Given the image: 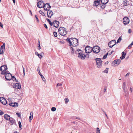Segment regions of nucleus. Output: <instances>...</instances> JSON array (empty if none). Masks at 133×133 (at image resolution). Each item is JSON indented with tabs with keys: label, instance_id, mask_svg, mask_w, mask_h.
<instances>
[{
	"label": "nucleus",
	"instance_id": "obj_13",
	"mask_svg": "<svg viewBox=\"0 0 133 133\" xmlns=\"http://www.w3.org/2000/svg\"><path fill=\"white\" fill-rule=\"evenodd\" d=\"M59 23L58 21L56 20L54 21L52 23V25L55 28H57L59 25Z\"/></svg>",
	"mask_w": 133,
	"mask_h": 133
},
{
	"label": "nucleus",
	"instance_id": "obj_27",
	"mask_svg": "<svg viewBox=\"0 0 133 133\" xmlns=\"http://www.w3.org/2000/svg\"><path fill=\"white\" fill-rule=\"evenodd\" d=\"M99 6L101 7V8L102 9H103L105 8L106 6V5L105 4H101L100 5H99Z\"/></svg>",
	"mask_w": 133,
	"mask_h": 133
},
{
	"label": "nucleus",
	"instance_id": "obj_42",
	"mask_svg": "<svg viewBox=\"0 0 133 133\" xmlns=\"http://www.w3.org/2000/svg\"><path fill=\"white\" fill-rule=\"evenodd\" d=\"M54 35L55 37H57V33L55 31L54 32Z\"/></svg>",
	"mask_w": 133,
	"mask_h": 133
},
{
	"label": "nucleus",
	"instance_id": "obj_26",
	"mask_svg": "<svg viewBox=\"0 0 133 133\" xmlns=\"http://www.w3.org/2000/svg\"><path fill=\"white\" fill-rule=\"evenodd\" d=\"M39 75L41 76L42 80L45 83L46 82V80L44 77L41 74H40Z\"/></svg>",
	"mask_w": 133,
	"mask_h": 133
},
{
	"label": "nucleus",
	"instance_id": "obj_51",
	"mask_svg": "<svg viewBox=\"0 0 133 133\" xmlns=\"http://www.w3.org/2000/svg\"><path fill=\"white\" fill-rule=\"evenodd\" d=\"M43 25L44 26V27L46 29H48V28L46 24H44Z\"/></svg>",
	"mask_w": 133,
	"mask_h": 133
},
{
	"label": "nucleus",
	"instance_id": "obj_54",
	"mask_svg": "<svg viewBox=\"0 0 133 133\" xmlns=\"http://www.w3.org/2000/svg\"><path fill=\"white\" fill-rule=\"evenodd\" d=\"M114 51L113 50H112L109 53V55H111L112 53L114 52Z\"/></svg>",
	"mask_w": 133,
	"mask_h": 133
},
{
	"label": "nucleus",
	"instance_id": "obj_44",
	"mask_svg": "<svg viewBox=\"0 0 133 133\" xmlns=\"http://www.w3.org/2000/svg\"><path fill=\"white\" fill-rule=\"evenodd\" d=\"M16 114L17 115L18 117H20L21 116V114L17 112Z\"/></svg>",
	"mask_w": 133,
	"mask_h": 133
},
{
	"label": "nucleus",
	"instance_id": "obj_39",
	"mask_svg": "<svg viewBox=\"0 0 133 133\" xmlns=\"http://www.w3.org/2000/svg\"><path fill=\"white\" fill-rule=\"evenodd\" d=\"M56 110V109L55 107H52L51 108V110L52 111H55Z\"/></svg>",
	"mask_w": 133,
	"mask_h": 133
},
{
	"label": "nucleus",
	"instance_id": "obj_53",
	"mask_svg": "<svg viewBox=\"0 0 133 133\" xmlns=\"http://www.w3.org/2000/svg\"><path fill=\"white\" fill-rule=\"evenodd\" d=\"M70 49L72 50V51H71V53L73 54L74 52V49L72 47H71Z\"/></svg>",
	"mask_w": 133,
	"mask_h": 133
},
{
	"label": "nucleus",
	"instance_id": "obj_47",
	"mask_svg": "<svg viewBox=\"0 0 133 133\" xmlns=\"http://www.w3.org/2000/svg\"><path fill=\"white\" fill-rule=\"evenodd\" d=\"M22 68H23V72L24 74V76L25 75V69L23 67V66H22Z\"/></svg>",
	"mask_w": 133,
	"mask_h": 133
},
{
	"label": "nucleus",
	"instance_id": "obj_2",
	"mask_svg": "<svg viewBox=\"0 0 133 133\" xmlns=\"http://www.w3.org/2000/svg\"><path fill=\"white\" fill-rule=\"evenodd\" d=\"M97 67L98 68H100L102 66V61L101 58H96L95 59Z\"/></svg>",
	"mask_w": 133,
	"mask_h": 133
},
{
	"label": "nucleus",
	"instance_id": "obj_6",
	"mask_svg": "<svg viewBox=\"0 0 133 133\" xmlns=\"http://www.w3.org/2000/svg\"><path fill=\"white\" fill-rule=\"evenodd\" d=\"M121 61L120 59H116L112 62V64L113 66H115V64L118 65L120 63Z\"/></svg>",
	"mask_w": 133,
	"mask_h": 133
},
{
	"label": "nucleus",
	"instance_id": "obj_48",
	"mask_svg": "<svg viewBox=\"0 0 133 133\" xmlns=\"http://www.w3.org/2000/svg\"><path fill=\"white\" fill-rule=\"evenodd\" d=\"M4 114L3 112L1 110H0V115H3Z\"/></svg>",
	"mask_w": 133,
	"mask_h": 133
},
{
	"label": "nucleus",
	"instance_id": "obj_49",
	"mask_svg": "<svg viewBox=\"0 0 133 133\" xmlns=\"http://www.w3.org/2000/svg\"><path fill=\"white\" fill-rule=\"evenodd\" d=\"M11 79H12L13 81L14 80L16 79V78L14 76H12L11 77Z\"/></svg>",
	"mask_w": 133,
	"mask_h": 133
},
{
	"label": "nucleus",
	"instance_id": "obj_1",
	"mask_svg": "<svg viewBox=\"0 0 133 133\" xmlns=\"http://www.w3.org/2000/svg\"><path fill=\"white\" fill-rule=\"evenodd\" d=\"M59 34L62 36H65L67 33V31H66V29L62 27H60L58 29Z\"/></svg>",
	"mask_w": 133,
	"mask_h": 133
},
{
	"label": "nucleus",
	"instance_id": "obj_25",
	"mask_svg": "<svg viewBox=\"0 0 133 133\" xmlns=\"http://www.w3.org/2000/svg\"><path fill=\"white\" fill-rule=\"evenodd\" d=\"M35 54L36 55L38 56L39 58L41 59L42 57V56L41 55L39 54L37 52H36Z\"/></svg>",
	"mask_w": 133,
	"mask_h": 133
},
{
	"label": "nucleus",
	"instance_id": "obj_45",
	"mask_svg": "<svg viewBox=\"0 0 133 133\" xmlns=\"http://www.w3.org/2000/svg\"><path fill=\"white\" fill-rule=\"evenodd\" d=\"M3 50L0 48V54H3Z\"/></svg>",
	"mask_w": 133,
	"mask_h": 133
},
{
	"label": "nucleus",
	"instance_id": "obj_15",
	"mask_svg": "<svg viewBox=\"0 0 133 133\" xmlns=\"http://www.w3.org/2000/svg\"><path fill=\"white\" fill-rule=\"evenodd\" d=\"M7 69V67L6 65H2L0 67V70L1 71H6Z\"/></svg>",
	"mask_w": 133,
	"mask_h": 133
},
{
	"label": "nucleus",
	"instance_id": "obj_41",
	"mask_svg": "<svg viewBox=\"0 0 133 133\" xmlns=\"http://www.w3.org/2000/svg\"><path fill=\"white\" fill-rule=\"evenodd\" d=\"M108 68H106V69L104 71V72L105 73L107 74L108 73Z\"/></svg>",
	"mask_w": 133,
	"mask_h": 133
},
{
	"label": "nucleus",
	"instance_id": "obj_52",
	"mask_svg": "<svg viewBox=\"0 0 133 133\" xmlns=\"http://www.w3.org/2000/svg\"><path fill=\"white\" fill-rule=\"evenodd\" d=\"M62 85V84H60L59 83H57V84L56 85V87H57L58 86H61Z\"/></svg>",
	"mask_w": 133,
	"mask_h": 133
},
{
	"label": "nucleus",
	"instance_id": "obj_30",
	"mask_svg": "<svg viewBox=\"0 0 133 133\" xmlns=\"http://www.w3.org/2000/svg\"><path fill=\"white\" fill-rule=\"evenodd\" d=\"M46 20L49 23L50 25L52 26V23L51 22L50 20L48 18H46Z\"/></svg>",
	"mask_w": 133,
	"mask_h": 133
},
{
	"label": "nucleus",
	"instance_id": "obj_17",
	"mask_svg": "<svg viewBox=\"0 0 133 133\" xmlns=\"http://www.w3.org/2000/svg\"><path fill=\"white\" fill-rule=\"evenodd\" d=\"M53 12L51 10V11H50L49 12V11H48L47 12V15L48 17H49L51 18V16L52 15H53Z\"/></svg>",
	"mask_w": 133,
	"mask_h": 133
},
{
	"label": "nucleus",
	"instance_id": "obj_43",
	"mask_svg": "<svg viewBox=\"0 0 133 133\" xmlns=\"http://www.w3.org/2000/svg\"><path fill=\"white\" fill-rule=\"evenodd\" d=\"M18 124L19 126V128H21L22 127L21 124V123L20 121H19L18 122Z\"/></svg>",
	"mask_w": 133,
	"mask_h": 133
},
{
	"label": "nucleus",
	"instance_id": "obj_29",
	"mask_svg": "<svg viewBox=\"0 0 133 133\" xmlns=\"http://www.w3.org/2000/svg\"><path fill=\"white\" fill-rule=\"evenodd\" d=\"M71 38H70V39H69V38H68L66 39V40L69 43L70 45V46H71V44L72 43V42L70 41V39H71Z\"/></svg>",
	"mask_w": 133,
	"mask_h": 133
},
{
	"label": "nucleus",
	"instance_id": "obj_61",
	"mask_svg": "<svg viewBox=\"0 0 133 133\" xmlns=\"http://www.w3.org/2000/svg\"><path fill=\"white\" fill-rule=\"evenodd\" d=\"M76 118L77 119H79V120H81L80 118H79V117H76Z\"/></svg>",
	"mask_w": 133,
	"mask_h": 133
},
{
	"label": "nucleus",
	"instance_id": "obj_23",
	"mask_svg": "<svg viewBox=\"0 0 133 133\" xmlns=\"http://www.w3.org/2000/svg\"><path fill=\"white\" fill-rule=\"evenodd\" d=\"M101 2L102 4H105L108 2V0H102Z\"/></svg>",
	"mask_w": 133,
	"mask_h": 133
},
{
	"label": "nucleus",
	"instance_id": "obj_34",
	"mask_svg": "<svg viewBox=\"0 0 133 133\" xmlns=\"http://www.w3.org/2000/svg\"><path fill=\"white\" fill-rule=\"evenodd\" d=\"M64 101L65 103L67 104L69 100L68 98H65L64 99Z\"/></svg>",
	"mask_w": 133,
	"mask_h": 133
},
{
	"label": "nucleus",
	"instance_id": "obj_28",
	"mask_svg": "<svg viewBox=\"0 0 133 133\" xmlns=\"http://www.w3.org/2000/svg\"><path fill=\"white\" fill-rule=\"evenodd\" d=\"M123 5L125 6H126L128 5L129 4L127 1H124L123 3Z\"/></svg>",
	"mask_w": 133,
	"mask_h": 133
},
{
	"label": "nucleus",
	"instance_id": "obj_40",
	"mask_svg": "<svg viewBox=\"0 0 133 133\" xmlns=\"http://www.w3.org/2000/svg\"><path fill=\"white\" fill-rule=\"evenodd\" d=\"M122 88L123 89V90L124 91V92L125 93H126L127 91L125 90V86H122Z\"/></svg>",
	"mask_w": 133,
	"mask_h": 133
},
{
	"label": "nucleus",
	"instance_id": "obj_37",
	"mask_svg": "<svg viewBox=\"0 0 133 133\" xmlns=\"http://www.w3.org/2000/svg\"><path fill=\"white\" fill-rule=\"evenodd\" d=\"M122 40V38L121 37H120L118 39L117 42V43H119L120 42V41Z\"/></svg>",
	"mask_w": 133,
	"mask_h": 133
},
{
	"label": "nucleus",
	"instance_id": "obj_62",
	"mask_svg": "<svg viewBox=\"0 0 133 133\" xmlns=\"http://www.w3.org/2000/svg\"><path fill=\"white\" fill-rule=\"evenodd\" d=\"M130 90L131 91V92H132V89L131 88H130Z\"/></svg>",
	"mask_w": 133,
	"mask_h": 133
},
{
	"label": "nucleus",
	"instance_id": "obj_57",
	"mask_svg": "<svg viewBox=\"0 0 133 133\" xmlns=\"http://www.w3.org/2000/svg\"><path fill=\"white\" fill-rule=\"evenodd\" d=\"M131 29H129L128 30V32L129 33H131Z\"/></svg>",
	"mask_w": 133,
	"mask_h": 133
},
{
	"label": "nucleus",
	"instance_id": "obj_31",
	"mask_svg": "<svg viewBox=\"0 0 133 133\" xmlns=\"http://www.w3.org/2000/svg\"><path fill=\"white\" fill-rule=\"evenodd\" d=\"M82 52V51L79 49H77L76 51H75L76 53V54H78V53L79 52Z\"/></svg>",
	"mask_w": 133,
	"mask_h": 133
},
{
	"label": "nucleus",
	"instance_id": "obj_12",
	"mask_svg": "<svg viewBox=\"0 0 133 133\" xmlns=\"http://www.w3.org/2000/svg\"><path fill=\"white\" fill-rule=\"evenodd\" d=\"M0 101L3 105H6L7 102L6 99L3 97L0 98Z\"/></svg>",
	"mask_w": 133,
	"mask_h": 133
},
{
	"label": "nucleus",
	"instance_id": "obj_63",
	"mask_svg": "<svg viewBox=\"0 0 133 133\" xmlns=\"http://www.w3.org/2000/svg\"><path fill=\"white\" fill-rule=\"evenodd\" d=\"M108 61H107L105 63V64H108Z\"/></svg>",
	"mask_w": 133,
	"mask_h": 133
},
{
	"label": "nucleus",
	"instance_id": "obj_58",
	"mask_svg": "<svg viewBox=\"0 0 133 133\" xmlns=\"http://www.w3.org/2000/svg\"><path fill=\"white\" fill-rule=\"evenodd\" d=\"M106 89H107V88L106 87H105L104 88V92H105L106 91Z\"/></svg>",
	"mask_w": 133,
	"mask_h": 133
},
{
	"label": "nucleus",
	"instance_id": "obj_11",
	"mask_svg": "<svg viewBox=\"0 0 133 133\" xmlns=\"http://www.w3.org/2000/svg\"><path fill=\"white\" fill-rule=\"evenodd\" d=\"M78 57L82 59H84L86 57V55L83 54V52L78 53Z\"/></svg>",
	"mask_w": 133,
	"mask_h": 133
},
{
	"label": "nucleus",
	"instance_id": "obj_60",
	"mask_svg": "<svg viewBox=\"0 0 133 133\" xmlns=\"http://www.w3.org/2000/svg\"><path fill=\"white\" fill-rule=\"evenodd\" d=\"M125 85H126L125 83V82H124L123 83V86H125Z\"/></svg>",
	"mask_w": 133,
	"mask_h": 133
},
{
	"label": "nucleus",
	"instance_id": "obj_32",
	"mask_svg": "<svg viewBox=\"0 0 133 133\" xmlns=\"http://www.w3.org/2000/svg\"><path fill=\"white\" fill-rule=\"evenodd\" d=\"M39 13L41 14L43 16H45V14L44 12H43L41 10H40L39 11Z\"/></svg>",
	"mask_w": 133,
	"mask_h": 133
},
{
	"label": "nucleus",
	"instance_id": "obj_59",
	"mask_svg": "<svg viewBox=\"0 0 133 133\" xmlns=\"http://www.w3.org/2000/svg\"><path fill=\"white\" fill-rule=\"evenodd\" d=\"M0 26L2 27V28H3V24H2L1 23V22H0Z\"/></svg>",
	"mask_w": 133,
	"mask_h": 133
},
{
	"label": "nucleus",
	"instance_id": "obj_35",
	"mask_svg": "<svg viewBox=\"0 0 133 133\" xmlns=\"http://www.w3.org/2000/svg\"><path fill=\"white\" fill-rule=\"evenodd\" d=\"M38 49L39 50L41 48V47L40 46V43L39 40L38 41Z\"/></svg>",
	"mask_w": 133,
	"mask_h": 133
},
{
	"label": "nucleus",
	"instance_id": "obj_20",
	"mask_svg": "<svg viewBox=\"0 0 133 133\" xmlns=\"http://www.w3.org/2000/svg\"><path fill=\"white\" fill-rule=\"evenodd\" d=\"M33 112H31L30 114V116L29 118V121L30 122L33 118Z\"/></svg>",
	"mask_w": 133,
	"mask_h": 133
},
{
	"label": "nucleus",
	"instance_id": "obj_18",
	"mask_svg": "<svg viewBox=\"0 0 133 133\" xmlns=\"http://www.w3.org/2000/svg\"><path fill=\"white\" fill-rule=\"evenodd\" d=\"M10 122L12 124H16V122L14 119L12 118H11L9 119Z\"/></svg>",
	"mask_w": 133,
	"mask_h": 133
},
{
	"label": "nucleus",
	"instance_id": "obj_14",
	"mask_svg": "<svg viewBox=\"0 0 133 133\" xmlns=\"http://www.w3.org/2000/svg\"><path fill=\"white\" fill-rule=\"evenodd\" d=\"M13 87L14 88L17 89H20L21 88L20 84L18 83H17L14 84Z\"/></svg>",
	"mask_w": 133,
	"mask_h": 133
},
{
	"label": "nucleus",
	"instance_id": "obj_55",
	"mask_svg": "<svg viewBox=\"0 0 133 133\" xmlns=\"http://www.w3.org/2000/svg\"><path fill=\"white\" fill-rule=\"evenodd\" d=\"M131 46L132 45L130 44L129 46H128V48L129 49H130L131 48Z\"/></svg>",
	"mask_w": 133,
	"mask_h": 133
},
{
	"label": "nucleus",
	"instance_id": "obj_64",
	"mask_svg": "<svg viewBox=\"0 0 133 133\" xmlns=\"http://www.w3.org/2000/svg\"><path fill=\"white\" fill-rule=\"evenodd\" d=\"M96 23V21H93V23H92V24H94V23Z\"/></svg>",
	"mask_w": 133,
	"mask_h": 133
},
{
	"label": "nucleus",
	"instance_id": "obj_56",
	"mask_svg": "<svg viewBox=\"0 0 133 133\" xmlns=\"http://www.w3.org/2000/svg\"><path fill=\"white\" fill-rule=\"evenodd\" d=\"M48 5V9H49L51 8V6L49 4H47Z\"/></svg>",
	"mask_w": 133,
	"mask_h": 133
},
{
	"label": "nucleus",
	"instance_id": "obj_8",
	"mask_svg": "<svg viewBox=\"0 0 133 133\" xmlns=\"http://www.w3.org/2000/svg\"><path fill=\"white\" fill-rule=\"evenodd\" d=\"M44 3L43 1H39L37 3V7L39 8H44Z\"/></svg>",
	"mask_w": 133,
	"mask_h": 133
},
{
	"label": "nucleus",
	"instance_id": "obj_9",
	"mask_svg": "<svg viewBox=\"0 0 133 133\" xmlns=\"http://www.w3.org/2000/svg\"><path fill=\"white\" fill-rule=\"evenodd\" d=\"M123 22L124 25H127L129 22V19L128 17H125L123 19Z\"/></svg>",
	"mask_w": 133,
	"mask_h": 133
},
{
	"label": "nucleus",
	"instance_id": "obj_3",
	"mask_svg": "<svg viewBox=\"0 0 133 133\" xmlns=\"http://www.w3.org/2000/svg\"><path fill=\"white\" fill-rule=\"evenodd\" d=\"M71 39L73 40L71 44V45L73 46H76L78 44V41L77 39L75 38H71Z\"/></svg>",
	"mask_w": 133,
	"mask_h": 133
},
{
	"label": "nucleus",
	"instance_id": "obj_4",
	"mask_svg": "<svg viewBox=\"0 0 133 133\" xmlns=\"http://www.w3.org/2000/svg\"><path fill=\"white\" fill-rule=\"evenodd\" d=\"M92 49L93 52L95 54H97L99 53L100 50V48L97 45L94 46L92 48Z\"/></svg>",
	"mask_w": 133,
	"mask_h": 133
},
{
	"label": "nucleus",
	"instance_id": "obj_5",
	"mask_svg": "<svg viewBox=\"0 0 133 133\" xmlns=\"http://www.w3.org/2000/svg\"><path fill=\"white\" fill-rule=\"evenodd\" d=\"M92 48L89 46H87L85 48V52L87 53L91 52L92 51Z\"/></svg>",
	"mask_w": 133,
	"mask_h": 133
},
{
	"label": "nucleus",
	"instance_id": "obj_38",
	"mask_svg": "<svg viewBox=\"0 0 133 133\" xmlns=\"http://www.w3.org/2000/svg\"><path fill=\"white\" fill-rule=\"evenodd\" d=\"M96 133H100V130L99 128H97L96 130Z\"/></svg>",
	"mask_w": 133,
	"mask_h": 133
},
{
	"label": "nucleus",
	"instance_id": "obj_21",
	"mask_svg": "<svg viewBox=\"0 0 133 133\" xmlns=\"http://www.w3.org/2000/svg\"><path fill=\"white\" fill-rule=\"evenodd\" d=\"M122 56L120 57V59L121 60L123 59L125 57L126 54L124 51L122 52Z\"/></svg>",
	"mask_w": 133,
	"mask_h": 133
},
{
	"label": "nucleus",
	"instance_id": "obj_46",
	"mask_svg": "<svg viewBox=\"0 0 133 133\" xmlns=\"http://www.w3.org/2000/svg\"><path fill=\"white\" fill-rule=\"evenodd\" d=\"M1 47L3 49H4L5 48V43H4L3 45L1 46Z\"/></svg>",
	"mask_w": 133,
	"mask_h": 133
},
{
	"label": "nucleus",
	"instance_id": "obj_10",
	"mask_svg": "<svg viewBox=\"0 0 133 133\" xmlns=\"http://www.w3.org/2000/svg\"><path fill=\"white\" fill-rule=\"evenodd\" d=\"M12 76V75L11 74L8 73L5 74V79L8 81H10L11 79Z\"/></svg>",
	"mask_w": 133,
	"mask_h": 133
},
{
	"label": "nucleus",
	"instance_id": "obj_24",
	"mask_svg": "<svg viewBox=\"0 0 133 133\" xmlns=\"http://www.w3.org/2000/svg\"><path fill=\"white\" fill-rule=\"evenodd\" d=\"M99 2L98 1H95L94 5L96 6L99 5Z\"/></svg>",
	"mask_w": 133,
	"mask_h": 133
},
{
	"label": "nucleus",
	"instance_id": "obj_19",
	"mask_svg": "<svg viewBox=\"0 0 133 133\" xmlns=\"http://www.w3.org/2000/svg\"><path fill=\"white\" fill-rule=\"evenodd\" d=\"M48 4L49 3H46L45 4H44V10L46 11H49L50 10L49 9H48V8L49 6H48V5H47V4Z\"/></svg>",
	"mask_w": 133,
	"mask_h": 133
},
{
	"label": "nucleus",
	"instance_id": "obj_7",
	"mask_svg": "<svg viewBox=\"0 0 133 133\" xmlns=\"http://www.w3.org/2000/svg\"><path fill=\"white\" fill-rule=\"evenodd\" d=\"M116 42L115 40H112L109 43V46L111 48L115 45L116 44Z\"/></svg>",
	"mask_w": 133,
	"mask_h": 133
},
{
	"label": "nucleus",
	"instance_id": "obj_33",
	"mask_svg": "<svg viewBox=\"0 0 133 133\" xmlns=\"http://www.w3.org/2000/svg\"><path fill=\"white\" fill-rule=\"evenodd\" d=\"M1 71L2 72H1V74H2L5 75V74L8 73L7 71H6L2 70V71Z\"/></svg>",
	"mask_w": 133,
	"mask_h": 133
},
{
	"label": "nucleus",
	"instance_id": "obj_50",
	"mask_svg": "<svg viewBox=\"0 0 133 133\" xmlns=\"http://www.w3.org/2000/svg\"><path fill=\"white\" fill-rule=\"evenodd\" d=\"M35 18H36V20H37V21L38 22L39 21V20L37 17V15H35Z\"/></svg>",
	"mask_w": 133,
	"mask_h": 133
},
{
	"label": "nucleus",
	"instance_id": "obj_22",
	"mask_svg": "<svg viewBox=\"0 0 133 133\" xmlns=\"http://www.w3.org/2000/svg\"><path fill=\"white\" fill-rule=\"evenodd\" d=\"M4 118L7 120L11 118L10 116L7 114H5L4 115Z\"/></svg>",
	"mask_w": 133,
	"mask_h": 133
},
{
	"label": "nucleus",
	"instance_id": "obj_16",
	"mask_svg": "<svg viewBox=\"0 0 133 133\" xmlns=\"http://www.w3.org/2000/svg\"><path fill=\"white\" fill-rule=\"evenodd\" d=\"M9 105L11 106L15 107H17L18 105V104L16 102L11 103L9 104Z\"/></svg>",
	"mask_w": 133,
	"mask_h": 133
},
{
	"label": "nucleus",
	"instance_id": "obj_36",
	"mask_svg": "<svg viewBox=\"0 0 133 133\" xmlns=\"http://www.w3.org/2000/svg\"><path fill=\"white\" fill-rule=\"evenodd\" d=\"M108 54V53H107L105 55H104L103 57V59H104L107 58V56Z\"/></svg>",
	"mask_w": 133,
	"mask_h": 133
}]
</instances>
